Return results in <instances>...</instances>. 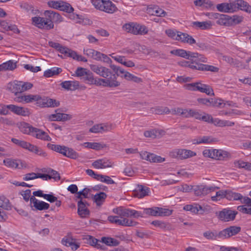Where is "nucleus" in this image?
<instances>
[{
  "label": "nucleus",
  "mask_w": 251,
  "mask_h": 251,
  "mask_svg": "<svg viewBox=\"0 0 251 251\" xmlns=\"http://www.w3.org/2000/svg\"><path fill=\"white\" fill-rule=\"evenodd\" d=\"M107 197V195L104 192H100V193L96 194L94 196V201L96 203L98 206H101L105 201Z\"/></svg>",
  "instance_id": "nucleus-42"
},
{
  "label": "nucleus",
  "mask_w": 251,
  "mask_h": 251,
  "mask_svg": "<svg viewBox=\"0 0 251 251\" xmlns=\"http://www.w3.org/2000/svg\"><path fill=\"white\" fill-rule=\"evenodd\" d=\"M49 44L50 47L54 48L60 53L62 54H63V53H66L65 50H66L67 47L62 46L59 43L51 41L49 42Z\"/></svg>",
  "instance_id": "nucleus-51"
},
{
  "label": "nucleus",
  "mask_w": 251,
  "mask_h": 251,
  "mask_svg": "<svg viewBox=\"0 0 251 251\" xmlns=\"http://www.w3.org/2000/svg\"><path fill=\"white\" fill-rule=\"evenodd\" d=\"M243 17L237 15L230 16V21H231V26L240 24L243 21Z\"/></svg>",
  "instance_id": "nucleus-57"
},
{
  "label": "nucleus",
  "mask_w": 251,
  "mask_h": 251,
  "mask_svg": "<svg viewBox=\"0 0 251 251\" xmlns=\"http://www.w3.org/2000/svg\"><path fill=\"white\" fill-rule=\"evenodd\" d=\"M241 227L238 226H230L221 230L222 239H227L231 236L235 235L241 231Z\"/></svg>",
  "instance_id": "nucleus-17"
},
{
  "label": "nucleus",
  "mask_w": 251,
  "mask_h": 251,
  "mask_svg": "<svg viewBox=\"0 0 251 251\" xmlns=\"http://www.w3.org/2000/svg\"><path fill=\"white\" fill-rule=\"evenodd\" d=\"M235 6L237 11L241 10L248 13H251V5L244 0H236Z\"/></svg>",
  "instance_id": "nucleus-26"
},
{
  "label": "nucleus",
  "mask_w": 251,
  "mask_h": 251,
  "mask_svg": "<svg viewBox=\"0 0 251 251\" xmlns=\"http://www.w3.org/2000/svg\"><path fill=\"white\" fill-rule=\"evenodd\" d=\"M203 155L216 160H223L228 156L227 152L222 150L205 149L202 152Z\"/></svg>",
  "instance_id": "nucleus-7"
},
{
  "label": "nucleus",
  "mask_w": 251,
  "mask_h": 251,
  "mask_svg": "<svg viewBox=\"0 0 251 251\" xmlns=\"http://www.w3.org/2000/svg\"><path fill=\"white\" fill-rule=\"evenodd\" d=\"M83 52L85 54L87 55L93 59L97 61L100 60L101 52L97 51L92 49H84Z\"/></svg>",
  "instance_id": "nucleus-34"
},
{
  "label": "nucleus",
  "mask_w": 251,
  "mask_h": 251,
  "mask_svg": "<svg viewBox=\"0 0 251 251\" xmlns=\"http://www.w3.org/2000/svg\"><path fill=\"white\" fill-rule=\"evenodd\" d=\"M34 127L30 126L29 124L24 123L21 124L20 129L24 134H28L31 136L33 133Z\"/></svg>",
  "instance_id": "nucleus-44"
},
{
  "label": "nucleus",
  "mask_w": 251,
  "mask_h": 251,
  "mask_svg": "<svg viewBox=\"0 0 251 251\" xmlns=\"http://www.w3.org/2000/svg\"><path fill=\"white\" fill-rule=\"evenodd\" d=\"M196 88V91L201 93H204L207 95L213 96L214 95L213 89L208 85L198 82V85H197Z\"/></svg>",
  "instance_id": "nucleus-28"
},
{
  "label": "nucleus",
  "mask_w": 251,
  "mask_h": 251,
  "mask_svg": "<svg viewBox=\"0 0 251 251\" xmlns=\"http://www.w3.org/2000/svg\"><path fill=\"white\" fill-rule=\"evenodd\" d=\"M171 53L186 59H189L190 58H196L198 55V53L192 52L189 51H187L183 49L172 50L171 51Z\"/></svg>",
  "instance_id": "nucleus-18"
},
{
  "label": "nucleus",
  "mask_w": 251,
  "mask_h": 251,
  "mask_svg": "<svg viewBox=\"0 0 251 251\" xmlns=\"http://www.w3.org/2000/svg\"><path fill=\"white\" fill-rule=\"evenodd\" d=\"M225 105V104L222 99L211 98L210 107L222 108Z\"/></svg>",
  "instance_id": "nucleus-54"
},
{
  "label": "nucleus",
  "mask_w": 251,
  "mask_h": 251,
  "mask_svg": "<svg viewBox=\"0 0 251 251\" xmlns=\"http://www.w3.org/2000/svg\"><path fill=\"white\" fill-rule=\"evenodd\" d=\"M216 140L211 136H200L194 140V143L197 144H210L215 142Z\"/></svg>",
  "instance_id": "nucleus-38"
},
{
  "label": "nucleus",
  "mask_w": 251,
  "mask_h": 251,
  "mask_svg": "<svg viewBox=\"0 0 251 251\" xmlns=\"http://www.w3.org/2000/svg\"><path fill=\"white\" fill-rule=\"evenodd\" d=\"M111 69L115 73L116 76H120L124 77L126 79V73H129L128 72L125 71V70L120 67L117 66L115 65H111L110 66Z\"/></svg>",
  "instance_id": "nucleus-43"
},
{
  "label": "nucleus",
  "mask_w": 251,
  "mask_h": 251,
  "mask_svg": "<svg viewBox=\"0 0 251 251\" xmlns=\"http://www.w3.org/2000/svg\"><path fill=\"white\" fill-rule=\"evenodd\" d=\"M196 155V153L191 150L176 149L170 152V156L173 158L184 159Z\"/></svg>",
  "instance_id": "nucleus-8"
},
{
  "label": "nucleus",
  "mask_w": 251,
  "mask_h": 251,
  "mask_svg": "<svg viewBox=\"0 0 251 251\" xmlns=\"http://www.w3.org/2000/svg\"><path fill=\"white\" fill-rule=\"evenodd\" d=\"M148 161L153 163H161L165 161V158L154 153H150Z\"/></svg>",
  "instance_id": "nucleus-53"
},
{
  "label": "nucleus",
  "mask_w": 251,
  "mask_h": 251,
  "mask_svg": "<svg viewBox=\"0 0 251 251\" xmlns=\"http://www.w3.org/2000/svg\"><path fill=\"white\" fill-rule=\"evenodd\" d=\"M238 212L229 209L225 208L220 211L218 214V217L222 221L229 222L233 221Z\"/></svg>",
  "instance_id": "nucleus-13"
},
{
  "label": "nucleus",
  "mask_w": 251,
  "mask_h": 251,
  "mask_svg": "<svg viewBox=\"0 0 251 251\" xmlns=\"http://www.w3.org/2000/svg\"><path fill=\"white\" fill-rule=\"evenodd\" d=\"M65 52L66 53H63V54L65 57H72L74 59L77 60L78 54H77L75 51L67 47L66 50H65Z\"/></svg>",
  "instance_id": "nucleus-58"
},
{
  "label": "nucleus",
  "mask_w": 251,
  "mask_h": 251,
  "mask_svg": "<svg viewBox=\"0 0 251 251\" xmlns=\"http://www.w3.org/2000/svg\"><path fill=\"white\" fill-rule=\"evenodd\" d=\"M192 25L197 28L204 30L210 28L211 24L209 21H203V22H193L192 23Z\"/></svg>",
  "instance_id": "nucleus-39"
},
{
  "label": "nucleus",
  "mask_w": 251,
  "mask_h": 251,
  "mask_svg": "<svg viewBox=\"0 0 251 251\" xmlns=\"http://www.w3.org/2000/svg\"><path fill=\"white\" fill-rule=\"evenodd\" d=\"M3 162L5 166L12 169L20 168L19 165L21 164L20 160L11 158H6L3 160Z\"/></svg>",
  "instance_id": "nucleus-32"
},
{
  "label": "nucleus",
  "mask_w": 251,
  "mask_h": 251,
  "mask_svg": "<svg viewBox=\"0 0 251 251\" xmlns=\"http://www.w3.org/2000/svg\"><path fill=\"white\" fill-rule=\"evenodd\" d=\"M84 146L88 149H92L95 150H100L104 148V146L100 143L96 142H85L84 143Z\"/></svg>",
  "instance_id": "nucleus-47"
},
{
  "label": "nucleus",
  "mask_w": 251,
  "mask_h": 251,
  "mask_svg": "<svg viewBox=\"0 0 251 251\" xmlns=\"http://www.w3.org/2000/svg\"><path fill=\"white\" fill-rule=\"evenodd\" d=\"M59 10L70 13L73 11L74 8L69 3L60 1V6H59Z\"/></svg>",
  "instance_id": "nucleus-50"
},
{
  "label": "nucleus",
  "mask_w": 251,
  "mask_h": 251,
  "mask_svg": "<svg viewBox=\"0 0 251 251\" xmlns=\"http://www.w3.org/2000/svg\"><path fill=\"white\" fill-rule=\"evenodd\" d=\"M89 191L90 190L89 189L85 188L82 190L77 192L76 198L80 199V200H82L83 198H88Z\"/></svg>",
  "instance_id": "nucleus-60"
},
{
  "label": "nucleus",
  "mask_w": 251,
  "mask_h": 251,
  "mask_svg": "<svg viewBox=\"0 0 251 251\" xmlns=\"http://www.w3.org/2000/svg\"><path fill=\"white\" fill-rule=\"evenodd\" d=\"M183 209L186 211H189L192 213L197 214L201 210H202V208L201 205L197 204L194 203L193 204H187L183 207Z\"/></svg>",
  "instance_id": "nucleus-41"
},
{
  "label": "nucleus",
  "mask_w": 251,
  "mask_h": 251,
  "mask_svg": "<svg viewBox=\"0 0 251 251\" xmlns=\"http://www.w3.org/2000/svg\"><path fill=\"white\" fill-rule=\"evenodd\" d=\"M8 111H10L18 115L26 116L30 114L28 109L14 104L8 105Z\"/></svg>",
  "instance_id": "nucleus-19"
},
{
  "label": "nucleus",
  "mask_w": 251,
  "mask_h": 251,
  "mask_svg": "<svg viewBox=\"0 0 251 251\" xmlns=\"http://www.w3.org/2000/svg\"><path fill=\"white\" fill-rule=\"evenodd\" d=\"M215 126L220 127H224V126H232L235 125L234 122L227 121V120H223L219 119V118H213L212 123Z\"/></svg>",
  "instance_id": "nucleus-37"
},
{
  "label": "nucleus",
  "mask_w": 251,
  "mask_h": 251,
  "mask_svg": "<svg viewBox=\"0 0 251 251\" xmlns=\"http://www.w3.org/2000/svg\"><path fill=\"white\" fill-rule=\"evenodd\" d=\"M98 180L104 182L107 184H113L115 183V181L112 179L110 176L102 175H100Z\"/></svg>",
  "instance_id": "nucleus-59"
},
{
  "label": "nucleus",
  "mask_w": 251,
  "mask_h": 251,
  "mask_svg": "<svg viewBox=\"0 0 251 251\" xmlns=\"http://www.w3.org/2000/svg\"><path fill=\"white\" fill-rule=\"evenodd\" d=\"M42 172H47L49 174L50 177L51 178H53L55 180H58L60 179L59 174L56 171L53 170L51 169H49L48 170H46L44 169L42 170Z\"/></svg>",
  "instance_id": "nucleus-55"
},
{
  "label": "nucleus",
  "mask_w": 251,
  "mask_h": 251,
  "mask_svg": "<svg viewBox=\"0 0 251 251\" xmlns=\"http://www.w3.org/2000/svg\"><path fill=\"white\" fill-rule=\"evenodd\" d=\"M92 165L95 169H103L107 168H113L114 166V163L111 159L104 157L94 161Z\"/></svg>",
  "instance_id": "nucleus-14"
},
{
  "label": "nucleus",
  "mask_w": 251,
  "mask_h": 251,
  "mask_svg": "<svg viewBox=\"0 0 251 251\" xmlns=\"http://www.w3.org/2000/svg\"><path fill=\"white\" fill-rule=\"evenodd\" d=\"M61 85L65 89L74 91L78 88L79 83L76 80L64 81L61 83Z\"/></svg>",
  "instance_id": "nucleus-25"
},
{
  "label": "nucleus",
  "mask_w": 251,
  "mask_h": 251,
  "mask_svg": "<svg viewBox=\"0 0 251 251\" xmlns=\"http://www.w3.org/2000/svg\"><path fill=\"white\" fill-rule=\"evenodd\" d=\"M126 79L128 81H132L136 83H140L142 82V79L140 77H138L131 74L126 73Z\"/></svg>",
  "instance_id": "nucleus-61"
},
{
  "label": "nucleus",
  "mask_w": 251,
  "mask_h": 251,
  "mask_svg": "<svg viewBox=\"0 0 251 251\" xmlns=\"http://www.w3.org/2000/svg\"><path fill=\"white\" fill-rule=\"evenodd\" d=\"M36 95H24L21 97H19L18 98V101L19 102H25V103H29L32 101H35V100Z\"/></svg>",
  "instance_id": "nucleus-46"
},
{
  "label": "nucleus",
  "mask_w": 251,
  "mask_h": 251,
  "mask_svg": "<svg viewBox=\"0 0 251 251\" xmlns=\"http://www.w3.org/2000/svg\"><path fill=\"white\" fill-rule=\"evenodd\" d=\"M219 189V187H218L205 185H196L193 187L194 193L197 196L206 195Z\"/></svg>",
  "instance_id": "nucleus-11"
},
{
  "label": "nucleus",
  "mask_w": 251,
  "mask_h": 251,
  "mask_svg": "<svg viewBox=\"0 0 251 251\" xmlns=\"http://www.w3.org/2000/svg\"><path fill=\"white\" fill-rule=\"evenodd\" d=\"M87 205L88 204L85 201L80 200L77 202V213L81 218H85L90 214Z\"/></svg>",
  "instance_id": "nucleus-21"
},
{
  "label": "nucleus",
  "mask_w": 251,
  "mask_h": 251,
  "mask_svg": "<svg viewBox=\"0 0 251 251\" xmlns=\"http://www.w3.org/2000/svg\"><path fill=\"white\" fill-rule=\"evenodd\" d=\"M101 240L104 244L109 246H116L119 244V242L117 239L111 237H103Z\"/></svg>",
  "instance_id": "nucleus-45"
},
{
  "label": "nucleus",
  "mask_w": 251,
  "mask_h": 251,
  "mask_svg": "<svg viewBox=\"0 0 251 251\" xmlns=\"http://www.w3.org/2000/svg\"><path fill=\"white\" fill-rule=\"evenodd\" d=\"M148 32V29L145 25L134 23L132 34L134 35H145Z\"/></svg>",
  "instance_id": "nucleus-33"
},
{
  "label": "nucleus",
  "mask_w": 251,
  "mask_h": 251,
  "mask_svg": "<svg viewBox=\"0 0 251 251\" xmlns=\"http://www.w3.org/2000/svg\"><path fill=\"white\" fill-rule=\"evenodd\" d=\"M91 2L95 8L112 14L118 10L117 7L110 0H91Z\"/></svg>",
  "instance_id": "nucleus-3"
},
{
  "label": "nucleus",
  "mask_w": 251,
  "mask_h": 251,
  "mask_svg": "<svg viewBox=\"0 0 251 251\" xmlns=\"http://www.w3.org/2000/svg\"><path fill=\"white\" fill-rule=\"evenodd\" d=\"M144 212L147 215L155 217L168 216L172 213V210H171L158 207L145 208Z\"/></svg>",
  "instance_id": "nucleus-10"
},
{
  "label": "nucleus",
  "mask_w": 251,
  "mask_h": 251,
  "mask_svg": "<svg viewBox=\"0 0 251 251\" xmlns=\"http://www.w3.org/2000/svg\"><path fill=\"white\" fill-rule=\"evenodd\" d=\"M60 109H57L55 111L56 113L51 115L50 119L52 121H65L70 120L72 118V116L69 114H64L61 113Z\"/></svg>",
  "instance_id": "nucleus-23"
},
{
  "label": "nucleus",
  "mask_w": 251,
  "mask_h": 251,
  "mask_svg": "<svg viewBox=\"0 0 251 251\" xmlns=\"http://www.w3.org/2000/svg\"><path fill=\"white\" fill-rule=\"evenodd\" d=\"M21 93L31 89L33 85L29 82H23L20 81Z\"/></svg>",
  "instance_id": "nucleus-64"
},
{
  "label": "nucleus",
  "mask_w": 251,
  "mask_h": 251,
  "mask_svg": "<svg viewBox=\"0 0 251 251\" xmlns=\"http://www.w3.org/2000/svg\"><path fill=\"white\" fill-rule=\"evenodd\" d=\"M137 223L135 221L124 217H122V226H135Z\"/></svg>",
  "instance_id": "nucleus-62"
},
{
  "label": "nucleus",
  "mask_w": 251,
  "mask_h": 251,
  "mask_svg": "<svg viewBox=\"0 0 251 251\" xmlns=\"http://www.w3.org/2000/svg\"><path fill=\"white\" fill-rule=\"evenodd\" d=\"M227 193V190H220L216 192V195L211 197V200L213 201H217L221 199L226 198Z\"/></svg>",
  "instance_id": "nucleus-52"
},
{
  "label": "nucleus",
  "mask_w": 251,
  "mask_h": 251,
  "mask_svg": "<svg viewBox=\"0 0 251 251\" xmlns=\"http://www.w3.org/2000/svg\"><path fill=\"white\" fill-rule=\"evenodd\" d=\"M16 67V62L13 60H10L0 65V71H12Z\"/></svg>",
  "instance_id": "nucleus-36"
},
{
  "label": "nucleus",
  "mask_w": 251,
  "mask_h": 251,
  "mask_svg": "<svg viewBox=\"0 0 251 251\" xmlns=\"http://www.w3.org/2000/svg\"><path fill=\"white\" fill-rule=\"evenodd\" d=\"M245 197H243L240 193L234 192L230 190H227L226 199L229 201H240L242 203H244Z\"/></svg>",
  "instance_id": "nucleus-29"
},
{
  "label": "nucleus",
  "mask_w": 251,
  "mask_h": 251,
  "mask_svg": "<svg viewBox=\"0 0 251 251\" xmlns=\"http://www.w3.org/2000/svg\"><path fill=\"white\" fill-rule=\"evenodd\" d=\"M20 81L10 82L7 84V89L15 95L21 93Z\"/></svg>",
  "instance_id": "nucleus-31"
},
{
  "label": "nucleus",
  "mask_w": 251,
  "mask_h": 251,
  "mask_svg": "<svg viewBox=\"0 0 251 251\" xmlns=\"http://www.w3.org/2000/svg\"><path fill=\"white\" fill-rule=\"evenodd\" d=\"M62 244L68 247H71L72 250L76 251L80 247V243L77 240L74 238L71 233L68 234L63 237L61 241Z\"/></svg>",
  "instance_id": "nucleus-15"
},
{
  "label": "nucleus",
  "mask_w": 251,
  "mask_h": 251,
  "mask_svg": "<svg viewBox=\"0 0 251 251\" xmlns=\"http://www.w3.org/2000/svg\"><path fill=\"white\" fill-rule=\"evenodd\" d=\"M47 147L51 150L61 153L64 156L71 159H76L79 156L78 153L73 149L69 148L65 146L48 143Z\"/></svg>",
  "instance_id": "nucleus-2"
},
{
  "label": "nucleus",
  "mask_w": 251,
  "mask_h": 251,
  "mask_svg": "<svg viewBox=\"0 0 251 251\" xmlns=\"http://www.w3.org/2000/svg\"><path fill=\"white\" fill-rule=\"evenodd\" d=\"M30 202L33 204V206L38 210H47L50 207V204L43 201H38L34 196L30 198Z\"/></svg>",
  "instance_id": "nucleus-22"
},
{
  "label": "nucleus",
  "mask_w": 251,
  "mask_h": 251,
  "mask_svg": "<svg viewBox=\"0 0 251 251\" xmlns=\"http://www.w3.org/2000/svg\"><path fill=\"white\" fill-rule=\"evenodd\" d=\"M0 208L7 210L11 209V204L9 200L3 196H0Z\"/></svg>",
  "instance_id": "nucleus-48"
},
{
  "label": "nucleus",
  "mask_w": 251,
  "mask_h": 251,
  "mask_svg": "<svg viewBox=\"0 0 251 251\" xmlns=\"http://www.w3.org/2000/svg\"><path fill=\"white\" fill-rule=\"evenodd\" d=\"M105 78L106 79L101 78H95L93 75L92 82H90L89 84H95L97 86L109 87H116L120 85V83L117 80V77L115 75H113V77Z\"/></svg>",
  "instance_id": "nucleus-4"
},
{
  "label": "nucleus",
  "mask_w": 251,
  "mask_h": 251,
  "mask_svg": "<svg viewBox=\"0 0 251 251\" xmlns=\"http://www.w3.org/2000/svg\"><path fill=\"white\" fill-rule=\"evenodd\" d=\"M90 68L92 71L103 78L113 77V75H114L108 68L101 65L91 64Z\"/></svg>",
  "instance_id": "nucleus-12"
},
{
  "label": "nucleus",
  "mask_w": 251,
  "mask_h": 251,
  "mask_svg": "<svg viewBox=\"0 0 251 251\" xmlns=\"http://www.w3.org/2000/svg\"><path fill=\"white\" fill-rule=\"evenodd\" d=\"M72 75L79 77L83 82L89 84L92 82L93 74L87 69L79 67Z\"/></svg>",
  "instance_id": "nucleus-6"
},
{
  "label": "nucleus",
  "mask_w": 251,
  "mask_h": 251,
  "mask_svg": "<svg viewBox=\"0 0 251 251\" xmlns=\"http://www.w3.org/2000/svg\"><path fill=\"white\" fill-rule=\"evenodd\" d=\"M177 41H181L184 43H187L189 45H193L196 44V41L193 37L187 33L179 32V38Z\"/></svg>",
  "instance_id": "nucleus-30"
},
{
  "label": "nucleus",
  "mask_w": 251,
  "mask_h": 251,
  "mask_svg": "<svg viewBox=\"0 0 251 251\" xmlns=\"http://www.w3.org/2000/svg\"><path fill=\"white\" fill-rule=\"evenodd\" d=\"M35 101H36L38 105L43 107H57L60 104L58 101L49 98L45 96H41L39 95H36Z\"/></svg>",
  "instance_id": "nucleus-9"
},
{
  "label": "nucleus",
  "mask_w": 251,
  "mask_h": 251,
  "mask_svg": "<svg viewBox=\"0 0 251 251\" xmlns=\"http://www.w3.org/2000/svg\"><path fill=\"white\" fill-rule=\"evenodd\" d=\"M203 236L206 239L211 240H216L218 239H222L221 231L217 232L216 230H208L203 232Z\"/></svg>",
  "instance_id": "nucleus-27"
},
{
  "label": "nucleus",
  "mask_w": 251,
  "mask_h": 251,
  "mask_svg": "<svg viewBox=\"0 0 251 251\" xmlns=\"http://www.w3.org/2000/svg\"><path fill=\"white\" fill-rule=\"evenodd\" d=\"M31 136L44 141H50L51 140V138L47 132L36 127H34L33 133H31Z\"/></svg>",
  "instance_id": "nucleus-20"
},
{
  "label": "nucleus",
  "mask_w": 251,
  "mask_h": 251,
  "mask_svg": "<svg viewBox=\"0 0 251 251\" xmlns=\"http://www.w3.org/2000/svg\"><path fill=\"white\" fill-rule=\"evenodd\" d=\"M237 210L243 214L251 215V206L247 207L246 205H239L237 206Z\"/></svg>",
  "instance_id": "nucleus-63"
},
{
  "label": "nucleus",
  "mask_w": 251,
  "mask_h": 251,
  "mask_svg": "<svg viewBox=\"0 0 251 251\" xmlns=\"http://www.w3.org/2000/svg\"><path fill=\"white\" fill-rule=\"evenodd\" d=\"M45 17H34L32 21L37 27L46 30L53 28V23H60L63 20V17L53 10H46L44 12Z\"/></svg>",
  "instance_id": "nucleus-1"
},
{
  "label": "nucleus",
  "mask_w": 251,
  "mask_h": 251,
  "mask_svg": "<svg viewBox=\"0 0 251 251\" xmlns=\"http://www.w3.org/2000/svg\"><path fill=\"white\" fill-rule=\"evenodd\" d=\"M230 16L223 14L219 20H217L216 23L220 25H224L226 26H231V21H230Z\"/></svg>",
  "instance_id": "nucleus-40"
},
{
  "label": "nucleus",
  "mask_w": 251,
  "mask_h": 251,
  "mask_svg": "<svg viewBox=\"0 0 251 251\" xmlns=\"http://www.w3.org/2000/svg\"><path fill=\"white\" fill-rule=\"evenodd\" d=\"M113 212L118 215L121 218L122 217H143V214L141 212L134 209L125 208L119 207L113 209Z\"/></svg>",
  "instance_id": "nucleus-5"
},
{
  "label": "nucleus",
  "mask_w": 251,
  "mask_h": 251,
  "mask_svg": "<svg viewBox=\"0 0 251 251\" xmlns=\"http://www.w3.org/2000/svg\"><path fill=\"white\" fill-rule=\"evenodd\" d=\"M194 3L196 6L201 7L206 9L214 8V4L210 0H196L194 1Z\"/></svg>",
  "instance_id": "nucleus-35"
},
{
  "label": "nucleus",
  "mask_w": 251,
  "mask_h": 251,
  "mask_svg": "<svg viewBox=\"0 0 251 251\" xmlns=\"http://www.w3.org/2000/svg\"><path fill=\"white\" fill-rule=\"evenodd\" d=\"M148 10L151 15L157 17H165L167 15V12L157 5H151Z\"/></svg>",
  "instance_id": "nucleus-24"
},
{
  "label": "nucleus",
  "mask_w": 251,
  "mask_h": 251,
  "mask_svg": "<svg viewBox=\"0 0 251 251\" xmlns=\"http://www.w3.org/2000/svg\"><path fill=\"white\" fill-rule=\"evenodd\" d=\"M149 191V189L148 187L140 185L138 187V191L136 192V195L138 198H142L148 195Z\"/></svg>",
  "instance_id": "nucleus-49"
},
{
  "label": "nucleus",
  "mask_w": 251,
  "mask_h": 251,
  "mask_svg": "<svg viewBox=\"0 0 251 251\" xmlns=\"http://www.w3.org/2000/svg\"><path fill=\"white\" fill-rule=\"evenodd\" d=\"M180 31H176L174 30L169 29L165 31L166 34L174 40H177L179 38Z\"/></svg>",
  "instance_id": "nucleus-56"
},
{
  "label": "nucleus",
  "mask_w": 251,
  "mask_h": 251,
  "mask_svg": "<svg viewBox=\"0 0 251 251\" xmlns=\"http://www.w3.org/2000/svg\"><path fill=\"white\" fill-rule=\"evenodd\" d=\"M217 10L221 12L234 13L237 11L235 1L230 3L224 2L218 4L216 6Z\"/></svg>",
  "instance_id": "nucleus-16"
}]
</instances>
